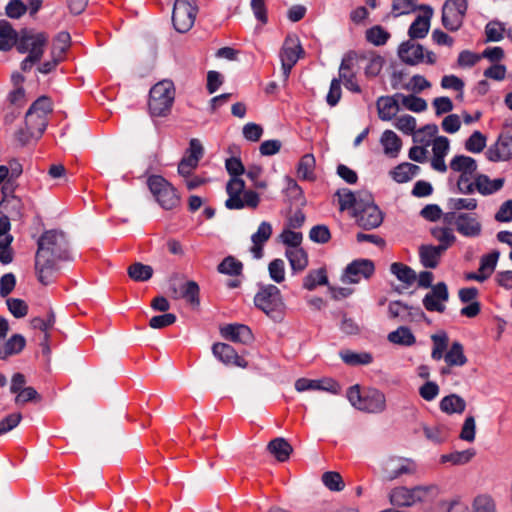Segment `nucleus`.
<instances>
[{
  "label": "nucleus",
  "mask_w": 512,
  "mask_h": 512,
  "mask_svg": "<svg viewBox=\"0 0 512 512\" xmlns=\"http://www.w3.org/2000/svg\"><path fill=\"white\" fill-rule=\"evenodd\" d=\"M69 259L68 241L63 232L46 231L38 240L35 269L44 285L52 281L58 261Z\"/></svg>",
  "instance_id": "obj_1"
},
{
  "label": "nucleus",
  "mask_w": 512,
  "mask_h": 512,
  "mask_svg": "<svg viewBox=\"0 0 512 512\" xmlns=\"http://www.w3.org/2000/svg\"><path fill=\"white\" fill-rule=\"evenodd\" d=\"M350 404L365 413L381 414L387 409V400L385 394L376 388H368L361 393L358 384L348 388L346 393Z\"/></svg>",
  "instance_id": "obj_2"
},
{
  "label": "nucleus",
  "mask_w": 512,
  "mask_h": 512,
  "mask_svg": "<svg viewBox=\"0 0 512 512\" xmlns=\"http://www.w3.org/2000/svg\"><path fill=\"white\" fill-rule=\"evenodd\" d=\"M254 304L273 321H282L286 305L277 286L273 284L261 286L254 296Z\"/></svg>",
  "instance_id": "obj_3"
},
{
  "label": "nucleus",
  "mask_w": 512,
  "mask_h": 512,
  "mask_svg": "<svg viewBox=\"0 0 512 512\" xmlns=\"http://www.w3.org/2000/svg\"><path fill=\"white\" fill-rule=\"evenodd\" d=\"M175 96L174 85L169 80L155 84L150 90L149 111L152 116L164 117L172 107Z\"/></svg>",
  "instance_id": "obj_4"
},
{
  "label": "nucleus",
  "mask_w": 512,
  "mask_h": 512,
  "mask_svg": "<svg viewBox=\"0 0 512 512\" xmlns=\"http://www.w3.org/2000/svg\"><path fill=\"white\" fill-rule=\"evenodd\" d=\"M435 491L434 485H419L413 488L399 486L390 491L389 501L393 506L411 507L418 502L426 501Z\"/></svg>",
  "instance_id": "obj_5"
},
{
  "label": "nucleus",
  "mask_w": 512,
  "mask_h": 512,
  "mask_svg": "<svg viewBox=\"0 0 512 512\" xmlns=\"http://www.w3.org/2000/svg\"><path fill=\"white\" fill-rule=\"evenodd\" d=\"M353 216L357 224L366 230L377 228L383 221V214L370 193H363Z\"/></svg>",
  "instance_id": "obj_6"
},
{
  "label": "nucleus",
  "mask_w": 512,
  "mask_h": 512,
  "mask_svg": "<svg viewBox=\"0 0 512 512\" xmlns=\"http://www.w3.org/2000/svg\"><path fill=\"white\" fill-rule=\"evenodd\" d=\"M443 220L454 225L456 231L464 237L475 238L482 233V224L476 213L447 212L443 215Z\"/></svg>",
  "instance_id": "obj_7"
},
{
  "label": "nucleus",
  "mask_w": 512,
  "mask_h": 512,
  "mask_svg": "<svg viewBox=\"0 0 512 512\" xmlns=\"http://www.w3.org/2000/svg\"><path fill=\"white\" fill-rule=\"evenodd\" d=\"M147 184L157 202L164 209H173L179 204L180 199L175 188L162 176H150L148 178Z\"/></svg>",
  "instance_id": "obj_8"
},
{
  "label": "nucleus",
  "mask_w": 512,
  "mask_h": 512,
  "mask_svg": "<svg viewBox=\"0 0 512 512\" xmlns=\"http://www.w3.org/2000/svg\"><path fill=\"white\" fill-rule=\"evenodd\" d=\"M197 12L196 0H176L172 12V22L176 31L188 32L194 25Z\"/></svg>",
  "instance_id": "obj_9"
},
{
  "label": "nucleus",
  "mask_w": 512,
  "mask_h": 512,
  "mask_svg": "<svg viewBox=\"0 0 512 512\" xmlns=\"http://www.w3.org/2000/svg\"><path fill=\"white\" fill-rule=\"evenodd\" d=\"M416 471V464L411 459L389 457L381 464L380 476L383 481H393L403 475H411Z\"/></svg>",
  "instance_id": "obj_10"
},
{
  "label": "nucleus",
  "mask_w": 512,
  "mask_h": 512,
  "mask_svg": "<svg viewBox=\"0 0 512 512\" xmlns=\"http://www.w3.org/2000/svg\"><path fill=\"white\" fill-rule=\"evenodd\" d=\"M468 3L465 0H446L442 7L441 21L449 31H458L464 21Z\"/></svg>",
  "instance_id": "obj_11"
},
{
  "label": "nucleus",
  "mask_w": 512,
  "mask_h": 512,
  "mask_svg": "<svg viewBox=\"0 0 512 512\" xmlns=\"http://www.w3.org/2000/svg\"><path fill=\"white\" fill-rule=\"evenodd\" d=\"M303 52L300 42L296 36L288 35L280 50L279 57L281 61V70L283 81L286 82L293 66L300 58Z\"/></svg>",
  "instance_id": "obj_12"
},
{
  "label": "nucleus",
  "mask_w": 512,
  "mask_h": 512,
  "mask_svg": "<svg viewBox=\"0 0 512 512\" xmlns=\"http://www.w3.org/2000/svg\"><path fill=\"white\" fill-rule=\"evenodd\" d=\"M374 263L369 259H357L347 265L341 280L343 283L356 284L368 279L374 273Z\"/></svg>",
  "instance_id": "obj_13"
},
{
  "label": "nucleus",
  "mask_w": 512,
  "mask_h": 512,
  "mask_svg": "<svg viewBox=\"0 0 512 512\" xmlns=\"http://www.w3.org/2000/svg\"><path fill=\"white\" fill-rule=\"evenodd\" d=\"M47 43V36L44 33H25L17 44L20 53H29L34 59H41L44 47Z\"/></svg>",
  "instance_id": "obj_14"
},
{
  "label": "nucleus",
  "mask_w": 512,
  "mask_h": 512,
  "mask_svg": "<svg viewBox=\"0 0 512 512\" xmlns=\"http://www.w3.org/2000/svg\"><path fill=\"white\" fill-rule=\"evenodd\" d=\"M359 59L355 53L347 54L343 59L339 67V79L343 81L346 89L360 93L361 88L356 82V75L353 71L354 67L358 65Z\"/></svg>",
  "instance_id": "obj_15"
},
{
  "label": "nucleus",
  "mask_w": 512,
  "mask_h": 512,
  "mask_svg": "<svg viewBox=\"0 0 512 512\" xmlns=\"http://www.w3.org/2000/svg\"><path fill=\"white\" fill-rule=\"evenodd\" d=\"M448 299L449 293L447 285L444 282H439L432 286L431 291L425 295L423 305L428 311L443 313L446 309L445 303Z\"/></svg>",
  "instance_id": "obj_16"
},
{
  "label": "nucleus",
  "mask_w": 512,
  "mask_h": 512,
  "mask_svg": "<svg viewBox=\"0 0 512 512\" xmlns=\"http://www.w3.org/2000/svg\"><path fill=\"white\" fill-rule=\"evenodd\" d=\"M295 389L298 392H304L308 390H321L327 391L332 394H339L341 391L340 384L332 378L323 379H307L299 378L295 382Z\"/></svg>",
  "instance_id": "obj_17"
},
{
  "label": "nucleus",
  "mask_w": 512,
  "mask_h": 512,
  "mask_svg": "<svg viewBox=\"0 0 512 512\" xmlns=\"http://www.w3.org/2000/svg\"><path fill=\"white\" fill-rule=\"evenodd\" d=\"M203 146L198 139H191L189 143L188 155L183 157L178 165V172L183 176H188L197 167L200 158L203 155Z\"/></svg>",
  "instance_id": "obj_18"
},
{
  "label": "nucleus",
  "mask_w": 512,
  "mask_h": 512,
  "mask_svg": "<svg viewBox=\"0 0 512 512\" xmlns=\"http://www.w3.org/2000/svg\"><path fill=\"white\" fill-rule=\"evenodd\" d=\"M486 154L490 161L509 160L512 157V134H501L497 142L487 150Z\"/></svg>",
  "instance_id": "obj_19"
},
{
  "label": "nucleus",
  "mask_w": 512,
  "mask_h": 512,
  "mask_svg": "<svg viewBox=\"0 0 512 512\" xmlns=\"http://www.w3.org/2000/svg\"><path fill=\"white\" fill-rule=\"evenodd\" d=\"M212 352L225 365H235L241 368L247 367V361L240 357L229 344L216 343L212 347Z\"/></svg>",
  "instance_id": "obj_20"
},
{
  "label": "nucleus",
  "mask_w": 512,
  "mask_h": 512,
  "mask_svg": "<svg viewBox=\"0 0 512 512\" xmlns=\"http://www.w3.org/2000/svg\"><path fill=\"white\" fill-rule=\"evenodd\" d=\"M389 317L401 321H413L425 318V314L418 308L409 307L401 301H392L388 305Z\"/></svg>",
  "instance_id": "obj_21"
},
{
  "label": "nucleus",
  "mask_w": 512,
  "mask_h": 512,
  "mask_svg": "<svg viewBox=\"0 0 512 512\" xmlns=\"http://www.w3.org/2000/svg\"><path fill=\"white\" fill-rule=\"evenodd\" d=\"M433 158L431 166L434 170L444 173L447 171V165L444 158L449 151V140L444 136L436 137L432 140Z\"/></svg>",
  "instance_id": "obj_22"
},
{
  "label": "nucleus",
  "mask_w": 512,
  "mask_h": 512,
  "mask_svg": "<svg viewBox=\"0 0 512 512\" xmlns=\"http://www.w3.org/2000/svg\"><path fill=\"white\" fill-rule=\"evenodd\" d=\"M221 334L224 338L241 344H250L254 339L251 329L244 324H228L221 328Z\"/></svg>",
  "instance_id": "obj_23"
},
{
  "label": "nucleus",
  "mask_w": 512,
  "mask_h": 512,
  "mask_svg": "<svg viewBox=\"0 0 512 512\" xmlns=\"http://www.w3.org/2000/svg\"><path fill=\"white\" fill-rule=\"evenodd\" d=\"M272 231V225L267 221H263L258 226L257 231L252 234V247L250 248V252L255 259L262 258L263 246L270 239Z\"/></svg>",
  "instance_id": "obj_24"
},
{
  "label": "nucleus",
  "mask_w": 512,
  "mask_h": 512,
  "mask_svg": "<svg viewBox=\"0 0 512 512\" xmlns=\"http://www.w3.org/2000/svg\"><path fill=\"white\" fill-rule=\"evenodd\" d=\"M245 183L238 177H232L227 183L226 191L229 198L225 202V206L228 209H242L244 208V202L241 198V194L244 191Z\"/></svg>",
  "instance_id": "obj_25"
},
{
  "label": "nucleus",
  "mask_w": 512,
  "mask_h": 512,
  "mask_svg": "<svg viewBox=\"0 0 512 512\" xmlns=\"http://www.w3.org/2000/svg\"><path fill=\"white\" fill-rule=\"evenodd\" d=\"M398 55L406 64L416 65L424 60V48L420 44L407 41L400 45Z\"/></svg>",
  "instance_id": "obj_26"
},
{
  "label": "nucleus",
  "mask_w": 512,
  "mask_h": 512,
  "mask_svg": "<svg viewBox=\"0 0 512 512\" xmlns=\"http://www.w3.org/2000/svg\"><path fill=\"white\" fill-rule=\"evenodd\" d=\"M422 9L424 10L423 15H419L409 28V36L413 39L424 38L430 28L433 10L430 6H423Z\"/></svg>",
  "instance_id": "obj_27"
},
{
  "label": "nucleus",
  "mask_w": 512,
  "mask_h": 512,
  "mask_svg": "<svg viewBox=\"0 0 512 512\" xmlns=\"http://www.w3.org/2000/svg\"><path fill=\"white\" fill-rule=\"evenodd\" d=\"M399 99L396 94L393 96H382L377 100L379 118L383 121L391 120L399 111Z\"/></svg>",
  "instance_id": "obj_28"
},
{
  "label": "nucleus",
  "mask_w": 512,
  "mask_h": 512,
  "mask_svg": "<svg viewBox=\"0 0 512 512\" xmlns=\"http://www.w3.org/2000/svg\"><path fill=\"white\" fill-rule=\"evenodd\" d=\"M26 344L25 338L20 334L12 335L8 340L0 341V359L20 353Z\"/></svg>",
  "instance_id": "obj_29"
},
{
  "label": "nucleus",
  "mask_w": 512,
  "mask_h": 512,
  "mask_svg": "<svg viewBox=\"0 0 512 512\" xmlns=\"http://www.w3.org/2000/svg\"><path fill=\"white\" fill-rule=\"evenodd\" d=\"M504 182V178L491 180L484 174H479L475 177L476 190L482 195H490L499 191L503 187Z\"/></svg>",
  "instance_id": "obj_30"
},
{
  "label": "nucleus",
  "mask_w": 512,
  "mask_h": 512,
  "mask_svg": "<svg viewBox=\"0 0 512 512\" xmlns=\"http://www.w3.org/2000/svg\"><path fill=\"white\" fill-rule=\"evenodd\" d=\"M440 410L446 414H461L466 409L465 400L458 394H450L442 398Z\"/></svg>",
  "instance_id": "obj_31"
},
{
  "label": "nucleus",
  "mask_w": 512,
  "mask_h": 512,
  "mask_svg": "<svg viewBox=\"0 0 512 512\" xmlns=\"http://www.w3.org/2000/svg\"><path fill=\"white\" fill-rule=\"evenodd\" d=\"M267 449L280 462L288 460L293 452L292 446L282 437L271 440Z\"/></svg>",
  "instance_id": "obj_32"
},
{
  "label": "nucleus",
  "mask_w": 512,
  "mask_h": 512,
  "mask_svg": "<svg viewBox=\"0 0 512 512\" xmlns=\"http://www.w3.org/2000/svg\"><path fill=\"white\" fill-rule=\"evenodd\" d=\"M285 256L289 260L291 269L297 273L303 271L308 266V256L302 248H288Z\"/></svg>",
  "instance_id": "obj_33"
},
{
  "label": "nucleus",
  "mask_w": 512,
  "mask_h": 512,
  "mask_svg": "<svg viewBox=\"0 0 512 512\" xmlns=\"http://www.w3.org/2000/svg\"><path fill=\"white\" fill-rule=\"evenodd\" d=\"M444 251L437 246L422 245L419 249L421 263L426 268H435Z\"/></svg>",
  "instance_id": "obj_34"
},
{
  "label": "nucleus",
  "mask_w": 512,
  "mask_h": 512,
  "mask_svg": "<svg viewBox=\"0 0 512 512\" xmlns=\"http://www.w3.org/2000/svg\"><path fill=\"white\" fill-rule=\"evenodd\" d=\"M380 142L384 148V153L391 157H396L401 149V139L392 130H385L381 136Z\"/></svg>",
  "instance_id": "obj_35"
},
{
  "label": "nucleus",
  "mask_w": 512,
  "mask_h": 512,
  "mask_svg": "<svg viewBox=\"0 0 512 512\" xmlns=\"http://www.w3.org/2000/svg\"><path fill=\"white\" fill-rule=\"evenodd\" d=\"M476 452L473 448H469L463 451H454L449 454H443L440 457V462L442 464L450 463L454 466H461L469 463Z\"/></svg>",
  "instance_id": "obj_36"
},
{
  "label": "nucleus",
  "mask_w": 512,
  "mask_h": 512,
  "mask_svg": "<svg viewBox=\"0 0 512 512\" xmlns=\"http://www.w3.org/2000/svg\"><path fill=\"white\" fill-rule=\"evenodd\" d=\"M420 171V167L411 163H402L390 172L392 178L398 183L410 181Z\"/></svg>",
  "instance_id": "obj_37"
},
{
  "label": "nucleus",
  "mask_w": 512,
  "mask_h": 512,
  "mask_svg": "<svg viewBox=\"0 0 512 512\" xmlns=\"http://www.w3.org/2000/svg\"><path fill=\"white\" fill-rule=\"evenodd\" d=\"M364 192H359L354 194L351 190L347 188L339 189L336 192V196L338 197L339 209L341 211L353 209V212L356 211L358 200L361 198Z\"/></svg>",
  "instance_id": "obj_38"
},
{
  "label": "nucleus",
  "mask_w": 512,
  "mask_h": 512,
  "mask_svg": "<svg viewBox=\"0 0 512 512\" xmlns=\"http://www.w3.org/2000/svg\"><path fill=\"white\" fill-rule=\"evenodd\" d=\"M25 126L31 134L40 137L46 129L47 118L28 110L25 115Z\"/></svg>",
  "instance_id": "obj_39"
},
{
  "label": "nucleus",
  "mask_w": 512,
  "mask_h": 512,
  "mask_svg": "<svg viewBox=\"0 0 512 512\" xmlns=\"http://www.w3.org/2000/svg\"><path fill=\"white\" fill-rule=\"evenodd\" d=\"M344 363L350 366L368 365L373 361V357L368 352H353L351 350H342L339 353Z\"/></svg>",
  "instance_id": "obj_40"
},
{
  "label": "nucleus",
  "mask_w": 512,
  "mask_h": 512,
  "mask_svg": "<svg viewBox=\"0 0 512 512\" xmlns=\"http://www.w3.org/2000/svg\"><path fill=\"white\" fill-rule=\"evenodd\" d=\"M17 32L8 21H0V50L10 49L17 41Z\"/></svg>",
  "instance_id": "obj_41"
},
{
  "label": "nucleus",
  "mask_w": 512,
  "mask_h": 512,
  "mask_svg": "<svg viewBox=\"0 0 512 512\" xmlns=\"http://www.w3.org/2000/svg\"><path fill=\"white\" fill-rule=\"evenodd\" d=\"M388 340L391 343L411 346L415 343L416 339L411 330L408 327L400 326L395 331L388 334Z\"/></svg>",
  "instance_id": "obj_42"
},
{
  "label": "nucleus",
  "mask_w": 512,
  "mask_h": 512,
  "mask_svg": "<svg viewBox=\"0 0 512 512\" xmlns=\"http://www.w3.org/2000/svg\"><path fill=\"white\" fill-rule=\"evenodd\" d=\"M328 278L326 275L325 268H319L316 270H311L303 280V288L306 290L312 291L318 285H327Z\"/></svg>",
  "instance_id": "obj_43"
},
{
  "label": "nucleus",
  "mask_w": 512,
  "mask_h": 512,
  "mask_svg": "<svg viewBox=\"0 0 512 512\" xmlns=\"http://www.w3.org/2000/svg\"><path fill=\"white\" fill-rule=\"evenodd\" d=\"M444 360L448 366L465 365L467 357L464 355L463 346L459 342H454L445 354Z\"/></svg>",
  "instance_id": "obj_44"
},
{
  "label": "nucleus",
  "mask_w": 512,
  "mask_h": 512,
  "mask_svg": "<svg viewBox=\"0 0 512 512\" xmlns=\"http://www.w3.org/2000/svg\"><path fill=\"white\" fill-rule=\"evenodd\" d=\"M359 61H365L364 68L367 77H376L381 72L384 65V58L380 55L370 54L369 56L358 57Z\"/></svg>",
  "instance_id": "obj_45"
},
{
  "label": "nucleus",
  "mask_w": 512,
  "mask_h": 512,
  "mask_svg": "<svg viewBox=\"0 0 512 512\" xmlns=\"http://www.w3.org/2000/svg\"><path fill=\"white\" fill-rule=\"evenodd\" d=\"M390 271L399 281L407 285L413 284L417 279L415 271L402 263H393L390 267Z\"/></svg>",
  "instance_id": "obj_46"
},
{
  "label": "nucleus",
  "mask_w": 512,
  "mask_h": 512,
  "mask_svg": "<svg viewBox=\"0 0 512 512\" xmlns=\"http://www.w3.org/2000/svg\"><path fill=\"white\" fill-rule=\"evenodd\" d=\"M396 97L400 100L401 104L410 111L419 113L427 109V102L423 98L415 95H404L402 93H396Z\"/></svg>",
  "instance_id": "obj_47"
},
{
  "label": "nucleus",
  "mask_w": 512,
  "mask_h": 512,
  "mask_svg": "<svg viewBox=\"0 0 512 512\" xmlns=\"http://www.w3.org/2000/svg\"><path fill=\"white\" fill-rule=\"evenodd\" d=\"M431 233L432 236L440 242L437 247L443 251H446L456 241V237L452 230L447 227L433 228Z\"/></svg>",
  "instance_id": "obj_48"
},
{
  "label": "nucleus",
  "mask_w": 512,
  "mask_h": 512,
  "mask_svg": "<svg viewBox=\"0 0 512 512\" xmlns=\"http://www.w3.org/2000/svg\"><path fill=\"white\" fill-rule=\"evenodd\" d=\"M127 273L134 281H147L153 275V269L149 265L142 264L140 262L133 263L128 267Z\"/></svg>",
  "instance_id": "obj_49"
},
{
  "label": "nucleus",
  "mask_w": 512,
  "mask_h": 512,
  "mask_svg": "<svg viewBox=\"0 0 512 512\" xmlns=\"http://www.w3.org/2000/svg\"><path fill=\"white\" fill-rule=\"evenodd\" d=\"M450 168L455 172H476V161L465 155L455 156L450 162Z\"/></svg>",
  "instance_id": "obj_50"
},
{
  "label": "nucleus",
  "mask_w": 512,
  "mask_h": 512,
  "mask_svg": "<svg viewBox=\"0 0 512 512\" xmlns=\"http://www.w3.org/2000/svg\"><path fill=\"white\" fill-rule=\"evenodd\" d=\"M315 158L312 154H305L299 164L297 173L304 180L314 179Z\"/></svg>",
  "instance_id": "obj_51"
},
{
  "label": "nucleus",
  "mask_w": 512,
  "mask_h": 512,
  "mask_svg": "<svg viewBox=\"0 0 512 512\" xmlns=\"http://www.w3.org/2000/svg\"><path fill=\"white\" fill-rule=\"evenodd\" d=\"M389 38L390 33L380 25H375L366 31V40L375 46L386 44Z\"/></svg>",
  "instance_id": "obj_52"
},
{
  "label": "nucleus",
  "mask_w": 512,
  "mask_h": 512,
  "mask_svg": "<svg viewBox=\"0 0 512 512\" xmlns=\"http://www.w3.org/2000/svg\"><path fill=\"white\" fill-rule=\"evenodd\" d=\"M437 132V125L428 124L414 132L413 141L415 143L421 144L422 146H428Z\"/></svg>",
  "instance_id": "obj_53"
},
{
  "label": "nucleus",
  "mask_w": 512,
  "mask_h": 512,
  "mask_svg": "<svg viewBox=\"0 0 512 512\" xmlns=\"http://www.w3.org/2000/svg\"><path fill=\"white\" fill-rule=\"evenodd\" d=\"M180 296L185 298L192 306H198L200 303L198 284L195 281L186 282L180 289Z\"/></svg>",
  "instance_id": "obj_54"
},
{
  "label": "nucleus",
  "mask_w": 512,
  "mask_h": 512,
  "mask_svg": "<svg viewBox=\"0 0 512 512\" xmlns=\"http://www.w3.org/2000/svg\"><path fill=\"white\" fill-rule=\"evenodd\" d=\"M433 341V349L431 352V357L434 360H440L443 357V354L448 346V336L445 332H441L438 334H434L431 336Z\"/></svg>",
  "instance_id": "obj_55"
},
{
  "label": "nucleus",
  "mask_w": 512,
  "mask_h": 512,
  "mask_svg": "<svg viewBox=\"0 0 512 512\" xmlns=\"http://www.w3.org/2000/svg\"><path fill=\"white\" fill-rule=\"evenodd\" d=\"M242 268L243 265L240 261L232 256H228L218 265L217 270L222 274L237 276L241 274Z\"/></svg>",
  "instance_id": "obj_56"
},
{
  "label": "nucleus",
  "mask_w": 512,
  "mask_h": 512,
  "mask_svg": "<svg viewBox=\"0 0 512 512\" xmlns=\"http://www.w3.org/2000/svg\"><path fill=\"white\" fill-rule=\"evenodd\" d=\"M500 253L497 250L492 251L489 254L483 255L480 259V272H484L487 276H491L494 272Z\"/></svg>",
  "instance_id": "obj_57"
},
{
  "label": "nucleus",
  "mask_w": 512,
  "mask_h": 512,
  "mask_svg": "<svg viewBox=\"0 0 512 512\" xmlns=\"http://www.w3.org/2000/svg\"><path fill=\"white\" fill-rule=\"evenodd\" d=\"M478 203L474 198H450L448 200V207L453 212H460L461 210L473 211L477 208Z\"/></svg>",
  "instance_id": "obj_58"
},
{
  "label": "nucleus",
  "mask_w": 512,
  "mask_h": 512,
  "mask_svg": "<svg viewBox=\"0 0 512 512\" xmlns=\"http://www.w3.org/2000/svg\"><path fill=\"white\" fill-rule=\"evenodd\" d=\"M486 146V137L480 131H474L465 142V149L472 153H480Z\"/></svg>",
  "instance_id": "obj_59"
},
{
  "label": "nucleus",
  "mask_w": 512,
  "mask_h": 512,
  "mask_svg": "<svg viewBox=\"0 0 512 512\" xmlns=\"http://www.w3.org/2000/svg\"><path fill=\"white\" fill-rule=\"evenodd\" d=\"M323 484L331 491H341L344 489V482L338 472L328 471L322 475Z\"/></svg>",
  "instance_id": "obj_60"
},
{
  "label": "nucleus",
  "mask_w": 512,
  "mask_h": 512,
  "mask_svg": "<svg viewBox=\"0 0 512 512\" xmlns=\"http://www.w3.org/2000/svg\"><path fill=\"white\" fill-rule=\"evenodd\" d=\"M473 512H496L492 497L486 494L478 495L473 501Z\"/></svg>",
  "instance_id": "obj_61"
},
{
  "label": "nucleus",
  "mask_w": 512,
  "mask_h": 512,
  "mask_svg": "<svg viewBox=\"0 0 512 512\" xmlns=\"http://www.w3.org/2000/svg\"><path fill=\"white\" fill-rule=\"evenodd\" d=\"M280 241L289 248H299L302 243L303 236L300 232H295L291 228L284 229L279 235Z\"/></svg>",
  "instance_id": "obj_62"
},
{
  "label": "nucleus",
  "mask_w": 512,
  "mask_h": 512,
  "mask_svg": "<svg viewBox=\"0 0 512 512\" xmlns=\"http://www.w3.org/2000/svg\"><path fill=\"white\" fill-rule=\"evenodd\" d=\"M270 278L276 283H282L285 280V263L282 259H274L268 265Z\"/></svg>",
  "instance_id": "obj_63"
},
{
  "label": "nucleus",
  "mask_w": 512,
  "mask_h": 512,
  "mask_svg": "<svg viewBox=\"0 0 512 512\" xmlns=\"http://www.w3.org/2000/svg\"><path fill=\"white\" fill-rule=\"evenodd\" d=\"M476 436V422L474 416H467L460 432V439L466 442H473Z\"/></svg>",
  "instance_id": "obj_64"
}]
</instances>
